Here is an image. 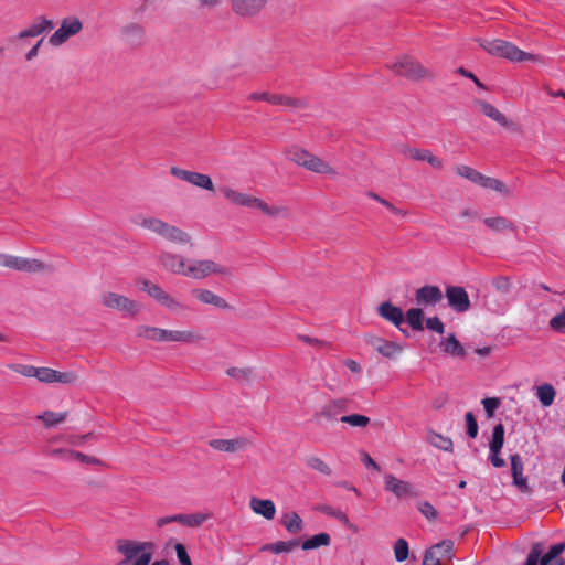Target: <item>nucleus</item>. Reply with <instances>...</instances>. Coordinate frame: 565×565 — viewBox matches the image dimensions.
<instances>
[{"mask_svg":"<svg viewBox=\"0 0 565 565\" xmlns=\"http://www.w3.org/2000/svg\"><path fill=\"white\" fill-rule=\"evenodd\" d=\"M66 416H67L66 412L54 413V412L47 411L41 415H38L36 419L43 422V424L46 427H53V426H56V425L63 423L66 419Z\"/></svg>","mask_w":565,"mask_h":565,"instance_id":"nucleus-39","label":"nucleus"},{"mask_svg":"<svg viewBox=\"0 0 565 565\" xmlns=\"http://www.w3.org/2000/svg\"><path fill=\"white\" fill-rule=\"evenodd\" d=\"M319 510L332 518L338 519L342 524H344L348 529H351L353 531H356L358 529L350 522L349 518L344 512L341 510L333 509L330 505H321Z\"/></svg>","mask_w":565,"mask_h":565,"instance_id":"nucleus-40","label":"nucleus"},{"mask_svg":"<svg viewBox=\"0 0 565 565\" xmlns=\"http://www.w3.org/2000/svg\"><path fill=\"white\" fill-rule=\"evenodd\" d=\"M543 552V544L537 542L534 543L530 550V553L527 554L526 561L524 565H540V556Z\"/></svg>","mask_w":565,"mask_h":565,"instance_id":"nucleus-52","label":"nucleus"},{"mask_svg":"<svg viewBox=\"0 0 565 565\" xmlns=\"http://www.w3.org/2000/svg\"><path fill=\"white\" fill-rule=\"evenodd\" d=\"M479 185L481 188L495 191L507 198L512 195L511 188L508 186L501 180L495 179V178H491V177H487V175L482 174Z\"/></svg>","mask_w":565,"mask_h":565,"instance_id":"nucleus-30","label":"nucleus"},{"mask_svg":"<svg viewBox=\"0 0 565 565\" xmlns=\"http://www.w3.org/2000/svg\"><path fill=\"white\" fill-rule=\"evenodd\" d=\"M565 551V542L554 544L550 547L547 553L543 555V553L540 556L539 564L540 565H546L550 561L558 559V556Z\"/></svg>","mask_w":565,"mask_h":565,"instance_id":"nucleus-41","label":"nucleus"},{"mask_svg":"<svg viewBox=\"0 0 565 565\" xmlns=\"http://www.w3.org/2000/svg\"><path fill=\"white\" fill-rule=\"evenodd\" d=\"M226 375L234 379L239 383H249L253 377V369L252 367H228L226 370Z\"/></svg>","mask_w":565,"mask_h":565,"instance_id":"nucleus-37","label":"nucleus"},{"mask_svg":"<svg viewBox=\"0 0 565 565\" xmlns=\"http://www.w3.org/2000/svg\"><path fill=\"white\" fill-rule=\"evenodd\" d=\"M349 408V401L347 398H335L331 399L327 404H324L321 409L316 413L315 419L319 420L320 418L327 420H335L338 416Z\"/></svg>","mask_w":565,"mask_h":565,"instance_id":"nucleus-16","label":"nucleus"},{"mask_svg":"<svg viewBox=\"0 0 565 565\" xmlns=\"http://www.w3.org/2000/svg\"><path fill=\"white\" fill-rule=\"evenodd\" d=\"M282 525L291 533L297 534L303 530V522L297 512H287L282 515Z\"/></svg>","mask_w":565,"mask_h":565,"instance_id":"nucleus-32","label":"nucleus"},{"mask_svg":"<svg viewBox=\"0 0 565 565\" xmlns=\"http://www.w3.org/2000/svg\"><path fill=\"white\" fill-rule=\"evenodd\" d=\"M177 557L181 565H192L191 558L185 550V546L181 543H177L175 546Z\"/></svg>","mask_w":565,"mask_h":565,"instance_id":"nucleus-59","label":"nucleus"},{"mask_svg":"<svg viewBox=\"0 0 565 565\" xmlns=\"http://www.w3.org/2000/svg\"><path fill=\"white\" fill-rule=\"evenodd\" d=\"M394 555L397 562H403L408 557V543L404 539H398L394 545Z\"/></svg>","mask_w":565,"mask_h":565,"instance_id":"nucleus-51","label":"nucleus"},{"mask_svg":"<svg viewBox=\"0 0 565 565\" xmlns=\"http://www.w3.org/2000/svg\"><path fill=\"white\" fill-rule=\"evenodd\" d=\"M510 461L513 486L522 492L530 493L532 490L527 484V478L523 475L524 466L521 456L513 454L510 456Z\"/></svg>","mask_w":565,"mask_h":565,"instance_id":"nucleus-18","label":"nucleus"},{"mask_svg":"<svg viewBox=\"0 0 565 565\" xmlns=\"http://www.w3.org/2000/svg\"><path fill=\"white\" fill-rule=\"evenodd\" d=\"M161 306L166 307L168 310L177 315L182 313L188 309V307L182 301L174 298L170 294L167 295Z\"/></svg>","mask_w":565,"mask_h":565,"instance_id":"nucleus-46","label":"nucleus"},{"mask_svg":"<svg viewBox=\"0 0 565 565\" xmlns=\"http://www.w3.org/2000/svg\"><path fill=\"white\" fill-rule=\"evenodd\" d=\"M423 318H424V312L420 308H411L406 312L407 323L411 326V328L413 330H416V331L424 330Z\"/></svg>","mask_w":565,"mask_h":565,"instance_id":"nucleus-38","label":"nucleus"},{"mask_svg":"<svg viewBox=\"0 0 565 565\" xmlns=\"http://www.w3.org/2000/svg\"><path fill=\"white\" fill-rule=\"evenodd\" d=\"M53 28L54 24L51 20L44 17H38L29 28L19 32L17 39L23 40L26 38H35L46 31H51Z\"/></svg>","mask_w":565,"mask_h":565,"instance_id":"nucleus-22","label":"nucleus"},{"mask_svg":"<svg viewBox=\"0 0 565 565\" xmlns=\"http://www.w3.org/2000/svg\"><path fill=\"white\" fill-rule=\"evenodd\" d=\"M9 369L26 377H35L38 367L26 364H11Z\"/></svg>","mask_w":565,"mask_h":565,"instance_id":"nucleus-53","label":"nucleus"},{"mask_svg":"<svg viewBox=\"0 0 565 565\" xmlns=\"http://www.w3.org/2000/svg\"><path fill=\"white\" fill-rule=\"evenodd\" d=\"M137 224L161 238L178 245H192L191 235L182 228L156 216L139 215Z\"/></svg>","mask_w":565,"mask_h":565,"instance_id":"nucleus-3","label":"nucleus"},{"mask_svg":"<svg viewBox=\"0 0 565 565\" xmlns=\"http://www.w3.org/2000/svg\"><path fill=\"white\" fill-rule=\"evenodd\" d=\"M136 335L156 342H169L170 330L150 326H139L136 328Z\"/></svg>","mask_w":565,"mask_h":565,"instance_id":"nucleus-25","label":"nucleus"},{"mask_svg":"<svg viewBox=\"0 0 565 565\" xmlns=\"http://www.w3.org/2000/svg\"><path fill=\"white\" fill-rule=\"evenodd\" d=\"M482 405L484 407V411L487 413L488 417H492L495 409L500 405V399L497 397H487L482 399Z\"/></svg>","mask_w":565,"mask_h":565,"instance_id":"nucleus-58","label":"nucleus"},{"mask_svg":"<svg viewBox=\"0 0 565 565\" xmlns=\"http://www.w3.org/2000/svg\"><path fill=\"white\" fill-rule=\"evenodd\" d=\"M555 388L551 384H543L537 387L536 396L544 407H548L555 399Z\"/></svg>","mask_w":565,"mask_h":565,"instance_id":"nucleus-36","label":"nucleus"},{"mask_svg":"<svg viewBox=\"0 0 565 565\" xmlns=\"http://www.w3.org/2000/svg\"><path fill=\"white\" fill-rule=\"evenodd\" d=\"M377 312L383 319L390 321L397 328H401V324L404 322L402 309L390 301L382 302L377 308Z\"/></svg>","mask_w":565,"mask_h":565,"instance_id":"nucleus-26","label":"nucleus"},{"mask_svg":"<svg viewBox=\"0 0 565 565\" xmlns=\"http://www.w3.org/2000/svg\"><path fill=\"white\" fill-rule=\"evenodd\" d=\"M493 288L501 295H507L512 289V281L507 276H497L491 280Z\"/></svg>","mask_w":565,"mask_h":565,"instance_id":"nucleus-48","label":"nucleus"},{"mask_svg":"<svg viewBox=\"0 0 565 565\" xmlns=\"http://www.w3.org/2000/svg\"><path fill=\"white\" fill-rule=\"evenodd\" d=\"M548 324L552 330L563 332L565 330V309L561 313L554 316L550 320Z\"/></svg>","mask_w":565,"mask_h":565,"instance_id":"nucleus-57","label":"nucleus"},{"mask_svg":"<svg viewBox=\"0 0 565 565\" xmlns=\"http://www.w3.org/2000/svg\"><path fill=\"white\" fill-rule=\"evenodd\" d=\"M386 67L396 76L411 82L434 79V73L424 66L417 58L408 54L398 55L394 61L386 63Z\"/></svg>","mask_w":565,"mask_h":565,"instance_id":"nucleus-4","label":"nucleus"},{"mask_svg":"<svg viewBox=\"0 0 565 565\" xmlns=\"http://www.w3.org/2000/svg\"><path fill=\"white\" fill-rule=\"evenodd\" d=\"M298 545H299L298 540H291L288 542L278 541V542H275L271 544H266V545L262 546L260 550L262 551H270L275 554H280V553H289Z\"/></svg>","mask_w":565,"mask_h":565,"instance_id":"nucleus-34","label":"nucleus"},{"mask_svg":"<svg viewBox=\"0 0 565 565\" xmlns=\"http://www.w3.org/2000/svg\"><path fill=\"white\" fill-rule=\"evenodd\" d=\"M83 30V22L77 17H67L62 20L60 28L50 36V44L60 46L70 38L78 34Z\"/></svg>","mask_w":565,"mask_h":565,"instance_id":"nucleus-10","label":"nucleus"},{"mask_svg":"<svg viewBox=\"0 0 565 565\" xmlns=\"http://www.w3.org/2000/svg\"><path fill=\"white\" fill-rule=\"evenodd\" d=\"M99 301L105 308L118 310L125 317H135L142 310L140 302L114 291L102 292Z\"/></svg>","mask_w":565,"mask_h":565,"instance_id":"nucleus-8","label":"nucleus"},{"mask_svg":"<svg viewBox=\"0 0 565 565\" xmlns=\"http://www.w3.org/2000/svg\"><path fill=\"white\" fill-rule=\"evenodd\" d=\"M204 337L193 329L170 330L169 342L195 344L204 341Z\"/></svg>","mask_w":565,"mask_h":565,"instance_id":"nucleus-28","label":"nucleus"},{"mask_svg":"<svg viewBox=\"0 0 565 565\" xmlns=\"http://www.w3.org/2000/svg\"><path fill=\"white\" fill-rule=\"evenodd\" d=\"M192 295L196 300L204 305H212L218 309H230L228 302L223 297L209 289H193Z\"/></svg>","mask_w":565,"mask_h":565,"instance_id":"nucleus-23","label":"nucleus"},{"mask_svg":"<svg viewBox=\"0 0 565 565\" xmlns=\"http://www.w3.org/2000/svg\"><path fill=\"white\" fill-rule=\"evenodd\" d=\"M441 347L446 353L452 356L465 358L467 354L465 348L454 333L449 334L448 338L441 342Z\"/></svg>","mask_w":565,"mask_h":565,"instance_id":"nucleus-33","label":"nucleus"},{"mask_svg":"<svg viewBox=\"0 0 565 565\" xmlns=\"http://www.w3.org/2000/svg\"><path fill=\"white\" fill-rule=\"evenodd\" d=\"M211 518H212V513L199 512V513H193V514H186L185 526L199 527L205 521L210 520Z\"/></svg>","mask_w":565,"mask_h":565,"instance_id":"nucleus-49","label":"nucleus"},{"mask_svg":"<svg viewBox=\"0 0 565 565\" xmlns=\"http://www.w3.org/2000/svg\"><path fill=\"white\" fill-rule=\"evenodd\" d=\"M483 224L494 234L514 233L518 230L513 221L501 215L486 217Z\"/></svg>","mask_w":565,"mask_h":565,"instance_id":"nucleus-20","label":"nucleus"},{"mask_svg":"<svg viewBox=\"0 0 565 565\" xmlns=\"http://www.w3.org/2000/svg\"><path fill=\"white\" fill-rule=\"evenodd\" d=\"M473 105L487 117L494 120L502 127H510L511 122L508 118L493 105L482 99H475Z\"/></svg>","mask_w":565,"mask_h":565,"instance_id":"nucleus-24","label":"nucleus"},{"mask_svg":"<svg viewBox=\"0 0 565 565\" xmlns=\"http://www.w3.org/2000/svg\"><path fill=\"white\" fill-rule=\"evenodd\" d=\"M417 509L430 522L438 519V511L428 501H419Z\"/></svg>","mask_w":565,"mask_h":565,"instance_id":"nucleus-50","label":"nucleus"},{"mask_svg":"<svg viewBox=\"0 0 565 565\" xmlns=\"http://www.w3.org/2000/svg\"><path fill=\"white\" fill-rule=\"evenodd\" d=\"M477 42L489 54L499 56V57H504L511 62H525V61L536 62L540 60V57L537 55L524 52V51L520 50L518 46H515L513 43L501 40V39H494V40L478 39Z\"/></svg>","mask_w":565,"mask_h":565,"instance_id":"nucleus-6","label":"nucleus"},{"mask_svg":"<svg viewBox=\"0 0 565 565\" xmlns=\"http://www.w3.org/2000/svg\"><path fill=\"white\" fill-rule=\"evenodd\" d=\"M504 444V426L500 423L493 427L492 438L489 444L490 450H501Z\"/></svg>","mask_w":565,"mask_h":565,"instance_id":"nucleus-42","label":"nucleus"},{"mask_svg":"<svg viewBox=\"0 0 565 565\" xmlns=\"http://www.w3.org/2000/svg\"><path fill=\"white\" fill-rule=\"evenodd\" d=\"M266 0H233V10L243 17L257 13L265 6Z\"/></svg>","mask_w":565,"mask_h":565,"instance_id":"nucleus-29","label":"nucleus"},{"mask_svg":"<svg viewBox=\"0 0 565 565\" xmlns=\"http://www.w3.org/2000/svg\"><path fill=\"white\" fill-rule=\"evenodd\" d=\"M270 104L282 105L294 109H300L307 107V102L301 98L290 97L280 94H273Z\"/></svg>","mask_w":565,"mask_h":565,"instance_id":"nucleus-31","label":"nucleus"},{"mask_svg":"<svg viewBox=\"0 0 565 565\" xmlns=\"http://www.w3.org/2000/svg\"><path fill=\"white\" fill-rule=\"evenodd\" d=\"M331 537L328 533H319L317 535L311 536L310 539L302 542V550H315L320 546H328L330 545Z\"/></svg>","mask_w":565,"mask_h":565,"instance_id":"nucleus-35","label":"nucleus"},{"mask_svg":"<svg viewBox=\"0 0 565 565\" xmlns=\"http://www.w3.org/2000/svg\"><path fill=\"white\" fill-rule=\"evenodd\" d=\"M307 466L324 476H331L332 470L330 466L324 462L321 458L311 456L306 460Z\"/></svg>","mask_w":565,"mask_h":565,"instance_id":"nucleus-45","label":"nucleus"},{"mask_svg":"<svg viewBox=\"0 0 565 565\" xmlns=\"http://www.w3.org/2000/svg\"><path fill=\"white\" fill-rule=\"evenodd\" d=\"M466 425H467V434L470 438H476L478 435V423L471 412H468L465 415Z\"/></svg>","mask_w":565,"mask_h":565,"instance_id":"nucleus-56","label":"nucleus"},{"mask_svg":"<svg viewBox=\"0 0 565 565\" xmlns=\"http://www.w3.org/2000/svg\"><path fill=\"white\" fill-rule=\"evenodd\" d=\"M369 343L383 356L388 359L396 358L403 350V348L393 342L387 341L379 337H371Z\"/></svg>","mask_w":565,"mask_h":565,"instance_id":"nucleus-21","label":"nucleus"},{"mask_svg":"<svg viewBox=\"0 0 565 565\" xmlns=\"http://www.w3.org/2000/svg\"><path fill=\"white\" fill-rule=\"evenodd\" d=\"M340 422L353 427H366L370 424V418L361 414H351L341 416Z\"/></svg>","mask_w":565,"mask_h":565,"instance_id":"nucleus-47","label":"nucleus"},{"mask_svg":"<svg viewBox=\"0 0 565 565\" xmlns=\"http://www.w3.org/2000/svg\"><path fill=\"white\" fill-rule=\"evenodd\" d=\"M445 296L448 300V306L456 312H466L471 307L469 296L463 287L448 286L446 287Z\"/></svg>","mask_w":565,"mask_h":565,"instance_id":"nucleus-15","label":"nucleus"},{"mask_svg":"<svg viewBox=\"0 0 565 565\" xmlns=\"http://www.w3.org/2000/svg\"><path fill=\"white\" fill-rule=\"evenodd\" d=\"M424 150L425 149L412 148V147H409L407 145H403L399 148V152L403 156L408 157V158L414 159V160H417V161H422L423 160Z\"/></svg>","mask_w":565,"mask_h":565,"instance_id":"nucleus-54","label":"nucleus"},{"mask_svg":"<svg viewBox=\"0 0 565 565\" xmlns=\"http://www.w3.org/2000/svg\"><path fill=\"white\" fill-rule=\"evenodd\" d=\"M249 507L255 514L264 516L266 520H273L276 514L275 503L269 499H259L253 497L249 500Z\"/></svg>","mask_w":565,"mask_h":565,"instance_id":"nucleus-27","label":"nucleus"},{"mask_svg":"<svg viewBox=\"0 0 565 565\" xmlns=\"http://www.w3.org/2000/svg\"><path fill=\"white\" fill-rule=\"evenodd\" d=\"M0 266L29 274L50 273L52 267L38 258L0 254Z\"/></svg>","mask_w":565,"mask_h":565,"instance_id":"nucleus-9","label":"nucleus"},{"mask_svg":"<svg viewBox=\"0 0 565 565\" xmlns=\"http://www.w3.org/2000/svg\"><path fill=\"white\" fill-rule=\"evenodd\" d=\"M159 262L162 268L171 274L181 275L195 280L205 279L212 275L231 277L232 269L212 259H191L171 250H161Z\"/></svg>","mask_w":565,"mask_h":565,"instance_id":"nucleus-1","label":"nucleus"},{"mask_svg":"<svg viewBox=\"0 0 565 565\" xmlns=\"http://www.w3.org/2000/svg\"><path fill=\"white\" fill-rule=\"evenodd\" d=\"M286 157L288 160L311 172L328 175L337 174V170L331 164L300 147L292 146L288 148L286 151Z\"/></svg>","mask_w":565,"mask_h":565,"instance_id":"nucleus-7","label":"nucleus"},{"mask_svg":"<svg viewBox=\"0 0 565 565\" xmlns=\"http://www.w3.org/2000/svg\"><path fill=\"white\" fill-rule=\"evenodd\" d=\"M70 459H76V460H79L86 465H93V466H100L102 465V461L96 458V457H93V456H87L83 452H79V451H75L73 450L72 452H70Z\"/></svg>","mask_w":565,"mask_h":565,"instance_id":"nucleus-55","label":"nucleus"},{"mask_svg":"<svg viewBox=\"0 0 565 565\" xmlns=\"http://www.w3.org/2000/svg\"><path fill=\"white\" fill-rule=\"evenodd\" d=\"M422 161L428 162L435 169H441L443 162L441 160L434 156L429 150H424V157Z\"/></svg>","mask_w":565,"mask_h":565,"instance_id":"nucleus-61","label":"nucleus"},{"mask_svg":"<svg viewBox=\"0 0 565 565\" xmlns=\"http://www.w3.org/2000/svg\"><path fill=\"white\" fill-rule=\"evenodd\" d=\"M223 198L231 204L241 207L258 209L263 214L270 218H288L290 210L286 205H270L264 200L248 193L238 192L231 186L220 189Z\"/></svg>","mask_w":565,"mask_h":565,"instance_id":"nucleus-2","label":"nucleus"},{"mask_svg":"<svg viewBox=\"0 0 565 565\" xmlns=\"http://www.w3.org/2000/svg\"><path fill=\"white\" fill-rule=\"evenodd\" d=\"M300 341L305 342V343H308V344H311V345H318V347H331V344L329 342H326V341H322V340H319L317 338H311L309 335H299L298 337Z\"/></svg>","mask_w":565,"mask_h":565,"instance_id":"nucleus-63","label":"nucleus"},{"mask_svg":"<svg viewBox=\"0 0 565 565\" xmlns=\"http://www.w3.org/2000/svg\"><path fill=\"white\" fill-rule=\"evenodd\" d=\"M427 329L435 331L439 334L445 332V326L438 317H431L426 320Z\"/></svg>","mask_w":565,"mask_h":565,"instance_id":"nucleus-60","label":"nucleus"},{"mask_svg":"<svg viewBox=\"0 0 565 565\" xmlns=\"http://www.w3.org/2000/svg\"><path fill=\"white\" fill-rule=\"evenodd\" d=\"M454 542L444 540L429 547L424 555L423 565H440L443 559L452 557Z\"/></svg>","mask_w":565,"mask_h":565,"instance_id":"nucleus-13","label":"nucleus"},{"mask_svg":"<svg viewBox=\"0 0 565 565\" xmlns=\"http://www.w3.org/2000/svg\"><path fill=\"white\" fill-rule=\"evenodd\" d=\"M500 451H501V450H495V451L490 450V457H489V459H490L491 463H492L495 468H501V467H503V466L505 465L504 459H502V458L500 457Z\"/></svg>","mask_w":565,"mask_h":565,"instance_id":"nucleus-64","label":"nucleus"},{"mask_svg":"<svg viewBox=\"0 0 565 565\" xmlns=\"http://www.w3.org/2000/svg\"><path fill=\"white\" fill-rule=\"evenodd\" d=\"M384 489L399 499L417 495L412 483L398 479L392 473L384 475Z\"/></svg>","mask_w":565,"mask_h":565,"instance_id":"nucleus-14","label":"nucleus"},{"mask_svg":"<svg viewBox=\"0 0 565 565\" xmlns=\"http://www.w3.org/2000/svg\"><path fill=\"white\" fill-rule=\"evenodd\" d=\"M168 292L163 290L158 284H154L151 290H149V296L157 300L160 305L167 297Z\"/></svg>","mask_w":565,"mask_h":565,"instance_id":"nucleus-62","label":"nucleus"},{"mask_svg":"<svg viewBox=\"0 0 565 565\" xmlns=\"http://www.w3.org/2000/svg\"><path fill=\"white\" fill-rule=\"evenodd\" d=\"M429 443L444 450V451H452V440L449 437H444L437 433H431L428 436Z\"/></svg>","mask_w":565,"mask_h":565,"instance_id":"nucleus-44","label":"nucleus"},{"mask_svg":"<svg viewBox=\"0 0 565 565\" xmlns=\"http://www.w3.org/2000/svg\"><path fill=\"white\" fill-rule=\"evenodd\" d=\"M35 379L45 384L61 383L72 385L77 382L78 374L74 371L60 372L50 367H38Z\"/></svg>","mask_w":565,"mask_h":565,"instance_id":"nucleus-12","label":"nucleus"},{"mask_svg":"<svg viewBox=\"0 0 565 565\" xmlns=\"http://www.w3.org/2000/svg\"><path fill=\"white\" fill-rule=\"evenodd\" d=\"M443 292L438 286L425 285L415 292V300L419 306H435L443 300Z\"/></svg>","mask_w":565,"mask_h":565,"instance_id":"nucleus-19","label":"nucleus"},{"mask_svg":"<svg viewBox=\"0 0 565 565\" xmlns=\"http://www.w3.org/2000/svg\"><path fill=\"white\" fill-rule=\"evenodd\" d=\"M456 173L478 185L482 177V173L465 164L457 166Z\"/></svg>","mask_w":565,"mask_h":565,"instance_id":"nucleus-43","label":"nucleus"},{"mask_svg":"<svg viewBox=\"0 0 565 565\" xmlns=\"http://www.w3.org/2000/svg\"><path fill=\"white\" fill-rule=\"evenodd\" d=\"M170 173L173 177H175L180 180H183V181L188 182L189 184L196 186L199 189H202V190H205L209 192L215 191L214 183H213L212 179L210 178V175H207V174L181 169L179 167H171Z\"/></svg>","mask_w":565,"mask_h":565,"instance_id":"nucleus-11","label":"nucleus"},{"mask_svg":"<svg viewBox=\"0 0 565 565\" xmlns=\"http://www.w3.org/2000/svg\"><path fill=\"white\" fill-rule=\"evenodd\" d=\"M116 551L124 556L120 564L149 565L156 548L153 542H139L129 539H118L115 543Z\"/></svg>","mask_w":565,"mask_h":565,"instance_id":"nucleus-5","label":"nucleus"},{"mask_svg":"<svg viewBox=\"0 0 565 565\" xmlns=\"http://www.w3.org/2000/svg\"><path fill=\"white\" fill-rule=\"evenodd\" d=\"M249 445V441L245 437H237L233 439H211L209 446L217 451L222 452H237L244 450Z\"/></svg>","mask_w":565,"mask_h":565,"instance_id":"nucleus-17","label":"nucleus"}]
</instances>
